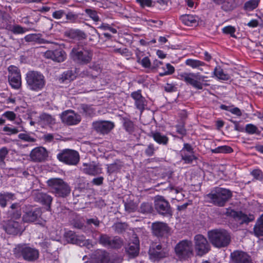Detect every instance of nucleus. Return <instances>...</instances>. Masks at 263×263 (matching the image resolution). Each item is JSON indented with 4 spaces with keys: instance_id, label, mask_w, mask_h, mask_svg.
<instances>
[{
    "instance_id": "nucleus-1",
    "label": "nucleus",
    "mask_w": 263,
    "mask_h": 263,
    "mask_svg": "<svg viewBox=\"0 0 263 263\" xmlns=\"http://www.w3.org/2000/svg\"><path fill=\"white\" fill-rule=\"evenodd\" d=\"M208 236L211 244L218 249L227 247L231 242V233L223 229L210 230L208 232Z\"/></svg>"
},
{
    "instance_id": "nucleus-2",
    "label": "nucleus",
    "mask_w": 263,
    "mask_h": 263,
    "mask_svg": "<svg viewBox=\"0 0 263 263\" xmlns=\"http://www.w3.org/2000/svg\"><path fill=\"white\" fill-rule=\"evenodd\" d=\"M69 56L74 63L79 65H87L92 60L93 51L90 48L79 44L72 48Z\"/></svg>"
},
{
    "instance_id": "nucleus-3",
    "label": "nucleus",
    "mask_w": 263,
    "mask_h": 263,
    "mask_svg": "<svg viewBox=\"0 0 263 263\" xmlns=\"http://www.w3.org/2000/svg\"><path fill=\"white\" fill-rule=\"evenodd\" d=\"M50 192L58 198H65L71 193L69 184L59 178H50L47 181Z\"/></svg>"
},
{
    "instance_id": "nucleus-4",
    "label": "nucleus",
    "mask_w": 263,
    "mask_h": 263,
    "mask_svg": "<svg viewBox=\"0 0 263 263\" xmlns=\"http://www.w3.org/2000/svg\"><path fill=\"white\" fill-rule=\"evenodd\" d=\"M232 196V193L229 190L216 187L207 194L206 198L215 205L223 206Z\"/></svg>"
},
{
    "instance_id": "nucleus-5",
    "label": "nucleus",
    "mask_w": 263,
    "mask_h": 263,
    "mask_svg": "<svg viewBox=\"0 0 263 263\" xmlns=\"http://www.w3.org/2000/svg\"><path fill=\"white\" fill-rule=\"evenodd\" d=\"M178 79L184 81L187 85H190L194 88L201 90L203 86H208L207 83H203L205 82V79L207 77L202 76L199 73L182 72L178 73L177 76Z\"/></svg>"
},
{
    "instance_id": "nucleus-6",
    "label": "nucleus",
    "mask_w": 263,
    "mask_h": 263,
    "mask_svg": "<svg viewBox=\"0 0 263 263\" xmlns=\"http://www.w3.org/2000/svg\"><path fill=\"white\" fill-rule=\"evenodd\" d=\"M13 253L16 258H23L25 260L29 262H33L39 257V251L37 249L25 244L17 245L13 249Z\"/></svg>"
},
{
    "instance_id": "nucleus-7",
    "label": "nucleus",
    "mask_w": 263,
    "mask_h": 263,
    "mask_svg": "<svg viewBox=\"0 0 263 263\" xmlns=\"http://www.w3.org/2000/svg\"><path fill=\"white\" fill-rule=\"evenodd\" d=\"M25 79L27 88L32 91H40L45 86V78L41 72L29 71L26 74Z\"/></svg>"
},
{
    "instance_id": "nucleus-8",
    "label": "nucleus",
    "mask_w": 263,
    "mask_h": 263,
    "mask_svg": "<svg viewBox=\"0 0 263 263\" xmlns=\"http://www.w3.org/2000/svg\"><path fill=\"white\" fill-rule=\"evenodd\" d=\"M91 263H118L119 258L103 249L96 250L91 256Z\"/></svg>"
},
{
    "instance_id": "nucleus-9",
    "label": "nucleus",
    "mask_w": 263,
    "mask_h": 263,
    "mask_svg": "<svg viewBox=\"0 0 263 263\" xmlns=\"http://www.w3.org/2000/svg\"><path fill=\"white\" fill-rule=\"evenodd\" d=\"M154 209L158 214L164 217H171L173 211L169 202L162 196H156L154 199Z\"/></svg>"
},
{
    "instance_id": "nucleus-10",
    "label": "nucleus",
    "mask_w": 263,
    "mask_h": 263,
    "mask_svg": "<svg viewBox=\"0 0 263 263\" xmlns=\"http://www.w3.org/2000/svg\"><path fill=\"white\" fill-rule=\"evenodd\" d=\"M58 159L66 164L76 165L80 161L79 153L73 149H65L57 155Z\"/></svg>"
},
{
    "instance_id": "nucleus-11",
    "label": "nucleus",
    "mask_w": 263,
    "mask_h": 263,
    "mask_svg": "<svg viewBox=\"0 0 263 263\" xmlns=\"http://www.w3.org/2000/svg\"><path fill=\"white\" fill-rule=\"evenodd\" d=\"M98 242L102 246L114 249L121 248L123 245V240L119 236H111L106 234H100Z\"/></svg>"
},
{
    "instance_id": "nucleus-12",
    "label": "nucleus",
    "mask_w": 263,
    "mask_h": 263,
    "mask_svg": "<svg viewBox=\"0 0 263 263\" xmlns=\"http://www.w3.org/2000/svg\"><path fill=\"white\" fill-rule=\"evenodd\" d=\"M2 225L5 231L10 235L21 234L25 229L22 220H4L2 222Z\"/></svg>"
},
{
    "instance_id": "nucleus-13",
    "label": "nucleus",
    "mask_w": 263,
    "mask_h": 263,
    "mask_svg": "<svg viewBox=\"0 0 263 263\" xmlns=\"http://www.w3.org/2000/svg\"><path fill=\"white\" fill-rule=\"evenodd\" d=\"M192 242L191 241L182 240L176 245L175 248V253L180 259H185L192 254Z\"/></svg>"
},
{
    "instance_id": "nucleus-14",
    "label": "nucleus",
    "mask_w": 263,
    "mask_h": 263,
    "mask_svg": "<svg viewBox=\"0 0 263 263\" xmlns=\"http://www.w3.org/2000/svg\"><path fill=\"white\" fill-rule=\"evenodd\" d=\"M224 214L228 216H230L235 220L239 221L240 224L246 223L253 221L255 219L254 216L253 214L247 215L242 213L241 211H235L231 209H226Z\"/></svg>"
},
{
    "instance_id": "nucleus-15",
    "label": "nucleus",
    "mask_w": 263,
    "mask_h": 263,
    "mask_svg": "<svg viewBox=\"0 0 263 263\" xmlns=\"http://www.w3.org/2000/svg\"><path fill=\"white\" fill-rule=\"evenodd\" d=\"M195 250L199 256H202L207 253L210 250V245L207 239L203 235L198 234L194 237Z\"/></svg>"
},
{
    "instance_id": "nucleus-16",
    "label": "nucleus",
    "mask_w": 263,
    "mask_h": 263,
    "mask_svg": "<svg viewBox=\"0 0 263 263\" xmlns=\"http://www.w3.org/2000/svg\"><path fill=\"white\" fill-rule=\"evenodd\" d=\"M8 81L11 86L14 89H18L21 86V76L18 68L11 65L8 67Z\"/></svg>"
},
{
    "instance_id": "nucleus-17",
    "label": "nucleus",
    "mask_w": 263,
    "mask_h": 263,
    "mask_svg": "<svg viewBox=\"0 0 263 263\" xmlns=\"http://www.w3.org/2000/svg\"><path fill=\"white\" fill-rule=\"evenodd\" d=\"M60 116L62 122L68 125H77L81 121V116L72 110L63 112Z\"/></svg>"
},
{
    "instance_id": "nucleus-18",
    "label": "nucleus",
    "mask_w": 263,
    "mask_h": 263,
    "mask_svg": "<svg viewBox=\"0 0 263 263\" xmlns=\"http://www.w3.org/2000/svg\"><path fill=\"white\" fill-rule=\"evenodd\" d=\"M114 123L108 121H97L92 124V128L98 133L100 134H107L114 128Z\"/></svg>"
},
{
    "instance_id": "nucleus-19",
    "label": "nucleus",
    "mask_w": 263,
    "mask_h": 263,
    "mask_svg": "<svg viewBox=\"0 0 263 263\" xmlns=\"http://www.w3.org/2000/svg\"><path fill=\"white\" fill-rule=\"evenodd\" d=\"M32 195L34 201L46 205L49 209H50L53 200V198L50 195L37 190L33 191Z\"/></svg>"
},
{
    "instance_id": "nucleus-20",
    "label": "nucleus",
    "mask_w": 263,
    "mask_h": 263,
    "mask_svg": "<svg viewBox=\"0 0 263 263\" xmlns=\"http://www.w3.org/2000/svg\"><path fill=\"white\" fill-rule=\"evenodd\" d=\"M230 257L233 263H253L251 256L242 251H234Z\"/></svg>"
},
{
    "instance_id": "nucleus-21",
    "label": "nucleus",
    "mask_w": 263,
    "mask_h": 263,
    "mask_svg": "<svg viewBox=\"0 0 263 263\" xmlns=\"http://www.w3.org/2000/svg\"><path fill=\"white\" fill-rule=\"evenodd\" d=\"M45 57L47 59H50L54 61L60 63L66 60L67 54L64 50L59 48L54 50H47L45 53Z\"/></svg>"
},
{
    "instance_id": "nucleus-22",
    "label": "nucleus",
    "mask_w": 263,
    "mask_h": 263,
    "mask_svg": "<svg viewBox=\"0 0 263 263\" xmlns=\"http://www.w3.org/2000/svg\"><path fill=\"white\" fill-rule=\"evenodd\" d=\"M152 233L158 237H161L168 233L169 228L166 223L157 221L152 224Z\"/></svg>"
},
{
    "instance_id": "nucleus-23",
    "label": "nucleus",
    "mask_w": 263,
    "mask_h": 263,
    "mask_svg": "<svg viewBox=\"0 0 263 263\" xmlns=\"http://www.w3.org/2000/svg\"><path fill=\"white\" fill-rule=\"evenodd\" d=\"M42 212L40 208L31 209L27 210L23 216V220L25 222H33L39 220Z\"/></svg>"
},
{
    "instance_id": "nucleus-24",
    "label": "nucleus",
    "mask_w": 263,
    "mask_h": 263,
    "mask_svg": "<svg viewBox=\"0 0 263 263\" xmlns=\"http://www.w3.org/2000/svg\"><path fill=\"white\" fill-rule=\"evenodd\" d=\"M47 150L43 147H38L34 148L30 153L31 159L35 162H42L48 157Z\"/></svg>"
},
{
    "instance_id": "nucleus-25",
    "label": "nucleus",
    "mask_w": 263,
    "mask_h": 263,
    "mask_svg": "<svg viewBox=\"0 0 263 263\" xmlns=\"http://www.w3.org/2000/svg\"><path fill=\"white\" fill-rule=\"evenodd\" d=\"M130 96L135 101V105L136 107L138 109L143 111L146 104V100L141 94V90H138L137 91H134L131 93Z\"/></svg>"
},
{
    "instance_id": "nucleus-26",
    "label": "nucleus",
    "mask_w": 263,
    "mask_h": 263,
    "mask_svg": "<svg viewBox=\"0 0 263 263\" xmlns=\"http://www.w3.org/2000/svg\"><path fill=\"white\" fill-rule=\"evenodd\" d=\"M65 237L68 242L79 246H85L87 242L86 240L83 239V237L77 235L76 234L72 231H69L66 232Z\"/></svg>"
},
{
    "instance_id": "nucleus-27",
    "label": "nucleus",
    "mask_w": 263,
    "mask_h": 263,
    "mask_svg": "<svg viewBox=\"0 0 263 263\" xmlns=\"http://www.w3.org/2000/svg\"><path fill=\"white\" fill-rule=\"evenodd\" d=\"M150 136L159 144L166 145L168 142V138L160 132L157 131L152 132L151 133Z\"/></svg>"
},
{
    "instance_id": "nucleus-28",
    "label": "nucleus",
    "mask_w": 263,
    "mask_h": 263,
    "mask_svg": "<svg viewBox=\"0 0 263 263\" xmlns=\"http://www.w3.org/2000/svg\"><path fill=\"white\" fill-rule=\"evenodd\" d=\"M180 20L184 25L193 26L197 24L198 17L191 14H184L181 16Z\"/></svg>"
},
{
    "instance_id": "nucleus-29",
    "label": "nucleus",
    "mask_w": 263,
    "mask_h": 263,
    "mask_svg": "<svg viewBox=\"0 0 263 263\" xmlns=\"http://www.w3.org/2000/svg\"><path fill=\"white\" fill-rule=\"evenodd\" d=\"M83 172L90 175L96 176L101 172V169L93 164L84 163Z\"/></svg>"
},
{
    "instance_id": "nucleus-30",
    "label": "nucleus",
    "mask_w": 263,
    "mask_h": 263,
    "mask_svg": "<svg viewBox=\"0 0 263 263\" xmlns=\"http://www.w3.org/2000/svg\"><path fill=\"white\" fill-rule=\"evenodd\" d=\"M80 112L86 117H92L95 115V109L92 105L82 104L79 107Z\"/></svg>"
},
{
    "instance_id": "nucleus-31",
    "label": "nucleus",
    "mask_w": 263,
    "mask_h": 263,
    "mask_svg": "<svg viewBox=\"0 0 263 263\" xmlns=\"http://www.w3.org/2000/svg\"><path fill=\"white\" fill-rule=\"evenodd\" d=\"M185 63L186 65L190 66L193 69H197L201 71L203 70L201 67L206 65V64L204 62L193 59H187L185 61Z\"/></svg>"
},
{
    "instance_id": "nucleus-32",
    "label": "nucleus",
    "mask_w": 263,
    "mask_h": 263,
    "mask_svg": "<svg viewBox=\"0 0 263 263\" xmlns=\"http://www.w3.org/2000/svg\"><path fill=\"white\" fill-rule=\"evenodd\" d=\"M139 240L135 239V241L129 242L128 247L126 248V252L130 255L135 256L137 255L139 251Z\"/></svg>"
},
{
    "instance_id": "nucleus-33",
    "label": "nucleus",
    "mask_w": 263,
    "mask_h": 263,
    "mask_svg": "<svg viewBox=\"0 0 263 263\" xmlns=\"http://www.w3.org/2000/svg\"><path fill=\"white\" fill-rule=\"evenodd\" d=\"M149 255L151 259L158 260L165 257L168 253L166 251H156L154 249H149Z\"/></svg>"
},
{
    "instance_id": "nucleus-34",
    "label": "nucleus",
    "mask_w": 263,
    "mask_h": 263,
    "mask_svg": "<svg viewBox=\"0 0 263 263\" xmlns=\"http://www.w3.org/2000/svg\"><path fill=\"white\" fill-rule=\"evenodd\" d=\"M253 230L255 236H263V214L257 219Z\"/></svg>"
},
{
    "instance_id": "nucleus-35",
    "label": "nucleus",
    "mask_w": 263,
    "mask_h": 263,
    "mask_svg": "<svg viewBox=\"0 0 263 263\" xmlns=\"http://www.w3.org/2000/svg\"><path fill=\"white\" fill-rule=\"evenodd\" d=\"M123 166V163L119 160H116L114 163L107 166V172L109 174H112L119 172Z\"/></svg>"
},
{
    "instance_id": "nucleus-36",
    "label": "nucleus",
    "mask_w": 263,
    "mask_h": 263,
    "mask_svg": "<svg viewBox=\"0 0 263 263\" xmlns=\"http://www.w3.org/2000/svg\"><path fill=\"white\" fill-rule=\"evenodd\" d=\"M213 74L218 79L221 80H228L230 78L229 75L225 73L223 70L219 66L215 68Z\"/></svg>"
},
{
    "instance_id": "nucleus-37",
    "label": "nucleus",
    "mask_w": 263,
    "mask_h": 263,
    "mask_svg": "<svg viewBox=\"0 0 263 263\" xmlns=\"http://www.w3.org/2000/svg\"><path fill=\"white\" fill-rule=\"evenodd\" d=\"M14 199V194L11 193H0V205L5 208L7 205V201Z\"/></svg>"
},
{
    "instance_id": "nucleus-38",
    "label": "nucleus",
    "mask_w": 263,
    "mask_h": 263,
    "mask_svg": "<svg viewBox=\"0 0 263 263\" xmlns=\"http://www.w3.org/2000/svg\"><path fill=\"white\" fill-rule=\"evenodd\" d=\"M153 210L154 208L152 203L147 202H144L140 205V206L138 209V212L143 214H148L152 213Z\"/></svg>"
},
{
    "instance_id": "nucleus-39",
    "label": "nucleus",
    "mask_w": 263,
    "mask_h": 263,
    "mask_svg": "<svg viewBox=\"0 0 263 263\" xmlns=\"http://www.w3.org/2000/svg\"><path fill=\"white\" fill-rule=\"evenodd\" d=\"M69 36L73 39L81 40L85 39L87 35L83 31L80 30H71L69 32Z\"/></svg>"
},
{
    "instance_id": "nucleus-40",
    "label": "nucleus",
    "mask_w": 263,
    "mask_h": 263,
    "mask_svg": "<svg viewBox=\"0 0 263 263\" xmlns=\"http://www.w3.org/2000/svg\"><path fill=\"white\" fill-rule=\"evenodd\" d=\"M123 127L125 130L129 133H132L134 130V124L133 122L128 118L123 117L121 119Z\"/></svg>"
},
{
    "instance_id": "nucleus-41",
    "label": "nucleus",
    "mask_w": 263,
    "mask_h": 263,
    "mask_svg": "<svg viewBox=\"0 0 263 263\" xmlns=\"http://www.w3.org/2000/svg\"><path fill=\"white\" fill-rule=\"evenodd\" d=\"M3 130L6 133L7 135H11L17 134L20 132H24L25 128L23 126H19L17 127H10L7 126L4 127Z\"/></svg>"
},
{
    "instance_id": "nucleus-42",
    "label": "nucleus",
    "mask_w": 263,
    "mask_h": 263,
    "mask_svg": "<svg viewBox=\"0 0 263 263\" xmlns=\"http://www.w3.org/2000/svg\"><path fill=\"white\" fill-rule=\"evenodd\" d=\"M259 2L260 0H249L245 3L243 8L247 11H252L258 7Z\"/></svg>"
},
{
    "instance_id": "nucleus-43",
    "label": "nucleus",
    "mask_w": 263,
    "mask_h": 263,
    "mask_svg": "<svg viewBox=\"0 0 263 263\" xmlns=\"http://www.w3.org/2000/svg\"><path fill=\"white\" fill-rule=\"evenodd\" d=\"M212 153L230 154L233 152V149L229 146L223 145L218 146L214 149H212Z\"/></svg>"
},
{
    "instance_id": "nucleus-44",
    "label": "nucleus",
    "mask_w": 263,
    "mask_h": 263,
    "mask_svg": "<svg viewBox=\"0 0 263 263\" xmlns=\"http://www.w3.org/2000/svg\"><path fill=\"white\" fill-rule=\"evenodd\" d=\"M236 6L235 0H226L224 1L221 7L224 11H229L233 10Z\"/></svg>"
},
{
    "instance_id": "nucleus-45",
    "label": "nucleus",
    "mask_w": 263,
    "mask_h": 263,
    "mask_svg": "<svg viewBox=\"0 0 263 263\" xmlns=\"http://www.w3.org/2000/svg\"><path fill=\"white\" fill-rule=\"evenodd\" d=\"M125 210L128 213L135 212L138 209V204L133 200H129L124 203Z\"/></svg>"
},
{
    "instance_id": "nucleus-46",
    "label": "nucleus",
    "mask_w": 263,
    "mask_h": 263,
    "mask_svg": "<svg viewBox=\"0 0 263 263\" xmlns=\"http://www.w3.org/2000/svg\"><path fill=\"white\" fill-rule=\"evenodd\" d=\"M77 77L76 71L72 70H68L65 71L62 74L61 79L64 80L73 81Z\"/></svg>"
},
{
    "instance_id": "nucleus-47",
    "label": "nucleus",
    "mask_w": 263,
    "mask_h": 263,
    "mask_svg": "<svg viewBox=\"0 0 263 263\" xmlns=\"http://www.w3.org/2000/svg\"><path fill=\"white\" fill-rule=\"evenodd\" d=\"M162 68L163 69V71L159 72V76L160 77L171 75L173 74L175 71V68L170 63L166 64L165 67H163Z\"/></svg>"
},
{
    "instance_id": "nucleus-48",
    "label": "nucleus",
    "mask_w": 263,
    "mask_h": 263,
    "mask_svg": "<svg viewBox=\"0 0 263 263\" xmlns=\"http://www.w3.org/2000/svg\"><path fill=\"white\" fill-rule=\"evenodd\" d=\"M181 156L185 163H192L194 160L197 159L194 154H190L187 152H181Z\"/></svg>"
},
{
    "instance_id": "nucleus-49",
    "label": "nucleus",
    "mask_w": 263,
    "mask_h": 263,
    "mask_svg": "<svg viewBox=\"0 0 263 263\" xmlns=\"http://www.w3.org/2000/svg\"><path fill=\"white\" fill-rule=\"evenodd\" d=\"M9 151L6 147H3L0 149V167L4 168L6 165L5 159L8 154Z\"/></svg>"
},
{
    "instance_id": "nucleus-50",
    "label": "nucleus",
    "mask_w": 263,
    "mask_h": 263,
    "mask_svg": "<svg viewBox=\"0 0 263 263\" xmlns=\"http://www.w3.org/2000/svg\"><path fill=\"white\" fill-rule=\"evenodd\" d=\"M127 224L125 223L117 222L115 223L112 228L117 233H121L125 231L127 228Z\"/></svg>"
},
{
    "instance_id": "nucleus-51",
    "label": "nucleus",
    "mask_w": 263,
    "mask_h": 263,
    "mask_svg": "<svg viewBox=\"0 0 263 263\" xmlns=\"http://www.w3.org/2000/svg\"><path fill=\"white\" fill-rule=\"evenodd\" d=\"M40 119L47 124H54L55 122L54 118L50 115L46 113L41 115Z\"/></svg>"
},
{
    "instance_id": "nucleus-52",
    "label": "nucleus",
    "mask_w": 263,
    "mask_h": 263,
    "mask_svg": "<svg viewBox=\"0 0 263 263\" xmlns=\"http://www.w3.org/2000/svg\"><path fill=\"white\" fill-rule=\"evenodd\" d=\"M29 30V29L24 28L19 25H15L12 26L11 30L14 34H23Z\"/></svg>"
},
{
    "instance_id": "nucleus-53",
    "label": "nucleus",
    "mask_w": 263,
    "mask_h": 263,
    "mask_svg": "<svg viewBox=\"0 0 263 263\" xmlns=\"http://www.w3.org/2000/svg\"><path fill=\"white\" fill-rule=\"evenodd\" d=\"M18 137L25 142H34L36 141L35 138L31 137L29 134L27 133H21L18 135Z\"/></svg>"
},
{
    "instance_id": "nucleus-54",
    "label": "nucleus",
    "mask_w": 263,
    "mask_h": 263,
    "mask_svg": "<svg viewBox=\"0 0 263 263\" xmlns=\"http://www.w3.org/2000/svg\"><path fill=\"white\" fill-rule=\"evenodd\" d=\"M222 31L224 34H230L232 37H236L235 32L236 31L235 28L232 26H228L222 28Z\"/></svg>"
},
{
    "instance_id": "nucleus-55",
    "label": "nucleus",
    "mask_w": 263,
    "mask_h": 263,
    "mask_svg": "<svg viewBox=\"0 0 263 263\" xmlns=\"http://www.w3.org/2000/svg\"><path fill=\"white\" fill-rule=\"evenodd\" d=\"M8 214L10 215L11 218V219H13L15 220H22L21 219L22 215L21 209L14 211H8Z\"/></svg>"
},
{
    "instance_id": "nucleus-56",
    "label": "nucleus",
    "mask_w": 263,
    "mask_h": 263,
    "mask_svg": "<svg viewBox=\"0 0 263 263\" xmlns=\"http://www.w3.org/2000/svg\"><path fill=\"white\" fill-rule=\"evenodd\" d=\"M251 174L256 180H262L263 179V173L259 169H255L251 172Z\"/></svg>"
},
{
    "instance_id": "nucleus-57",
    "label": "nucleus",
    "mask_w": 263,
    "mask_h": 263,
    "mask_svg": "<svg viewBox=\"0 0 263 263\" xmlns=\"http://www.w3.org/2000/svg\"><path fill=\"white\" fill-rule=\"evenodd\" d=\"M85 12L94 21L98 22L99 21V17L97 13L95 10H93L89 9H86L85 10Z\"/></svg>"
},
{
    "instance_id": "nucleus-58",
    "label": "nucleus",
    "mask_w": 263,
    "mask_h": 263,
    "mask_svg": "<svg viewBox=\"0 0 263 263\" xmlns=\"http://www.w3.org/2000/svg\"><path fill=\"white\" fill-rule=\"evenodd\" d=\"M65 15L66 19L70 23L76 22L78 18V15L71 11L66 13Z\"/></svg>"
},
{
    "instance_id": "nucleus-59",
    "label": "nucleus",
    "mask_w": 263,
    "mask_h": 263,
    "mask_svg": "<svg viewBox=\"0 0 263 263\" xmlns=\"http://www.w3.org/2000/svg\"><path fill=\"white\" fill-rule=\"evenodd\" d=\"M137 62L141 64L142 66L144 68H149L151 67V63L149 58L147 57H144L141 60L140 58H138Z\"/></svg>"
},
{
    "instance_id": "nucleus-60",
    "label": "nucleus",
    "mask_w": 263,
    "mask_h": 263,
    "mask_svg": "<svg viewBox=\"0 0 263 263\" xmlns=\"http://www.w3.org/2000/svg\"><path fill=\"white\" fill-rule=\"evenodd\" d=\"M156 149L153 144H149L145 150V154L148 157H151L154 155Z\"/></svg>"
},
{
    "instance_id": "nucleus-61",
    "label": "nucleus",
    "mask_w": 263,
    "mask_h": 263,
    "mask_svg": "<svg viewBox=\"0 0 263 263\" xmlns=\"http://www.w3.org/2000/svg\"><path fill=\"white\" fill-rule=\"evenodd\" d=\"M245 129L246 132L249 134L256 133L258 130L257 127L252 124H247Z\"/></svg>"
},
{
    "instance_id": "nucleus-62",
    "label": "nucleus",
    "mask_w": 263,
    "mask_h": 263,
    "mask_svg": "<svg viewBox=\"0 0 263 263\" xmlns=\"http://www.w3.org/2000/svg\"><path fill=\"white\" fill-rule=\"evenodd\" d=\"M3 116L7 118L8 120L14 121L16 118V115L12 111H7L3 114Z\"/></svg>"
},
{
    "instance_id": "nucleus-63",
    "label": "nucleus",
    "mask_w": 263,
    "mask_h": 263,
    "mask_svg": "<svg viewBox=\"0 0 263 263\" xmlns=\"http://www.w3.org/2000/svg\"><path fill=\"white\" fill-rule=\"evenodd\" d=\"M176 128L177 130V132L180 135L184 136L186 134V130L184 127V123H183L180 125H176Z\"/></svg>"
},
{
    "instance_id": "nucleus-64",
    "label": "nucleus",
    "mask_w": 263,
    "mask_h": 263,
    "mask_svg": "<svg viewBox=\"0 0 263 263\" xmlns=\"http://www.w3.org/2000/svg\"><path fill=\"white\" fill-rule=\"evenodd\" d=\"M181 152H187L190 154H194V151L192 145L189 143H184L183 144V147L182 148Z\"/></svg>"
}]
</instances>
